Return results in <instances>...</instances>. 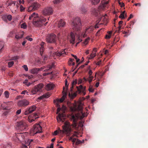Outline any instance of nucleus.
<instances>
[{
	"mask_svg": "<svg viewBox=\"0 0 148 148\" xmlns=\"http://www.w3.org/2000/svg\"><path fill=\"white\" fill-rule=\"evenodd\" d=\"M65 85L66 87V89L67 90L68 88V85H67V81L66 80V81H65Z\"/></svg>",
	"mask_w": 148,
	"mask_h": 148,
	"instance_id": "54",
	"label": "nucleus"
},
{
	"mask_svg": "<svg viewBox=\"0 0 148 148\" xmlns=\"http://www.w3.org/2000/svg\"><path fill=\"white\" fill-rule=\"evenodd\" d=\"M38 118V117L37 114H35L30 115L28 118V121L29 122L31 123L34 121L36 119Z\"/></svg>",
	"mask_w": 148,
	"mask_h": 148,
	"instance_id": "13",
	"label": "nucleus"
},
{
	"mask_svg": "<svg viewBox=\"0 0 148 148\" xmlns=\"http://www.w3.org/2000/svg\"><path fill=\"white\" fill-rule=\"evenodd\" d=\"M14 64L13 61H10L8 62V66L9 67H11Z\"/></svg>",
	"mask_w": 148,
	"mask_h": 148,
	"instance_id": "33",
	"label": "nucleus"
},
{
	"mask_svg": "<svg viewBox=\"0 0 148 148\" xmlns=\"http://www.w3.org/2000/svg\"><path fill=\"white\" fill-rule=\"evenodd\" d=\"M62 1V0H55L53 1V2L54 4H56L60 3Z\"/></svg>",
	"mask_w": 148,
	"mask_h": 148,
	"instance_id": "44",
	"label": "nucleus"
},
{
	"mask_svg": "<svg viewBox=\"0 0 148 148\" xmlns=\"http://www.w3.org/2000/svg\"><path fill=\"white\" fill-rule=\"evenodd\" d=\"M86 116V114L85 113H83L82 112V116H81V119L83 118L84 117H85Z\"/></svg>",
	"mask_w": 148,
	"mask_h": 148,
	"instance_id": "62",
	"label": "nucleus"
},
{
	"mask_svg": "<svg viewBox=\"0 0 148 148\" xmlns=\"http://www.w3.org/2000/svg\"><path fill=\"white\" fill-rule=\"evenodd\" d=\"M90 39V38L89 37L88 38H87L85 40V41L84 42V44L85 45H86L87 44Z\"/></svg>",
	"mask_w": 148,
	"mask_h": 148,
	"instance_id": "45",
	"label": "nucleus"
},
{
	"mask_svg": "<svg viewBox=\"0 0 148 148\" xmlns=\"http://www.w3.org/2000/svg\"><path fill=\"white\" fill-rule=\"evenodd\" d=\"M71 39L70 40V42L73 45L75 43V38L74 34L73 33H71Z\"/></svg>",
	"mask_w": 148,
	"mask_h": 148,
	"instance_id": "23",
	"label": "nucleus"
},
{
	"mask_svg": "<svg viewBox=\"0 0 148 148\" xmlns=\"http://www.w3.org/2000/svg\"><path fill=\"white\" fill-rule=\"evenodd\" d=\"M105 16H107L106 14L104 16H103L101 19V20H103L105 22L107 21V18H106Z\"/></svg>",
	"mask_w": 148,
	"mask_h": 148,
	"instance_id": "36",
	"label": "nucleus"
},
{
	"mask_svg": "<svg viewBox=\"0 0 148 148\" xmlns=\"http://www.w3.org/2000/svg\"><path fill=\"white\" fill-rule=\"evenodd\" d=\"M96 56V54L95 53H92L90 55V57L89 58V59H90L93 58L94 57Z\"/></svg>",
	"mask_w": 148,
	"mask_h": 148,
	"instance_id": "40",
	"label": "nucleus"
},
{
	"mask_svg": "<svg viewBox=\"0 0 148 148\" xmlns=\"http://www.w3.org/2000/svg\"><path fill=\"white\" fill-rule=\"evenodd\" d=\"M72 25L74 31L77 32V34H79L82 28V25L79 18L78 17L75 18L72 22ZM80 35L79 34V35Z\"/></svg>",
	"mask_w": 148,
	"mask_h": 148,
	"instance_id": "2",
	"label": "nucleus"
},
{
	"mask_svg": "<svg viewBox=\"0 0 148 148\" xmlns=\"http://www.w3.org/2000/svg\"><path fill=\"white\" fill-rule=\"evenodd\" d=\"M72 119L74 122H75L77 121V119L76 117L74 115H73L72 116Z\"/></svg>",
	"mask_w": 148,
	"mask_h": 148,
	"instance_id": "46",
	"label": "nucleus"
},
{
	"mask_svg": "<svg viewBox=\"0 0 148 148\" xmlns=\"http://www.w3.org/2000/svg\"><path fill=\"white\" fill-rule=\"evenodd\" d=\"M65 88L64 87H63V91H62L63 95L61 98L60 99H57L56 100H54V103H56L57 106H58L59 105V102H62L64 100L65 98L66 97L67 95L66 91L67 90H66L65 91Z\"/></svg>",
	"mask_w": 148,
	"mask_h": 148,
	"instance_id": "8",
	"label": "nucleus"
},
{
	"mask_svg": "<svg viewBox=\"0 0 148 148\" xmlns=\"http://www.w3.org/2000/svg\"><path fill=\"white\" fill-rule=\"evenodd\" d=\"M92 71L91 70H90L89 72H88V74L89 75V76H90V75H91L92 74Z\"/></svg>",
	"mask_w": 148,
	"mask_h": 148,
	"instance_id": "63",
	"label": "nucleus"
},
{
	"mask_svg": "<svg viewBox=\"0 0 148 148\" xmlns=\"http://www.w3.org/2000/svg\"><path fill=\"white\" fill-rule=\"evenodd\" d=\"M46 40L48 43H55L56 41V36L53 34H51L47 37Z\"/></svg>",
	"mask_w": 148,
	"mask_h": 148,
	"instance_id": "9",
	"label": "nucleus"
},
{
	"mask_svg": "<svg viewBox=\"0 0 148 148\" xmlns=\"http://www.w3.org/2000/svg\"><path fill=\"white\" fill-rule=\"evenodd\" d=\"M27 91L26 90H24L22 91V92H21V94L22 95H25L26 93H27Z\"/></svg>",
	"mask_w": 148,
	"mask_h": 148,
	"instance_id": "56",
	"label": "nucleus"
},
{
	"mask_svg": "<svg viewBox=\"0 0 148 148\" xmlns=\"http://www.w3.org/2000/svg\"><path fill=\"white\" fill-rule=\"evenodd\" d=\"M28 82V81L27 79L25 80L23 82V83L24 84H25L26 85V84H27Z\"/></svg>",
	"mask_w": 148,
	"mask_h": 148,
	"instance_id": "64",
	"label": "nucleus"
},
{
	"mask_svg": "<svg viewBox=\"0 0 148 148\" xmlns=\"http://www.w3.org/2000/svg\"><path fill=\"white\" fill-rule=\"evenodd\" d=\"M54 86L52 84H47L45 86V89L48 90H52Z\"/></svg>",
	"mask_w": 148,
	"mask_h": 148,
	"instance_id": "20",
	"label": "nucleus"
},
{
	"mask_svg": "<svg viewBox=\"0 0 148 148\" xmlns=\"http://www.w3.org/2000/svg\"><path fill=\"white\" fill-rule=\"evenodd\" d=\"M22 67L26 71H28V69L26 65H24L22 66Z\"/></svg>",
	"mask_w": 148,
	"mask_h": 148,
	"instance_id": "47",
	"label": "nucleus"
},
{
	"mask_svg": "<svg viewBox=\"0 0 148 148\" xmlns=\"http://www.w3.org/2000/svg\"><path fill=\"white\" fill-rule=\"evenodd\" d=\"M76 88L77 89V92H78L79 94L81 92H84L85 89V87L83 88L82 85H80L79 87L77 86Z\"/></svg>",
	"mask_w": 148,
	"mask_h": 148,
	"instance_id": "19",
	"label": "nucleus"
},
{
	"mask_svg": "<svg viewBox=\"0 0 148 148\" xmlns=\"http://www.w3.org/2000/svg\"><path fill=\"white\" fill-rule=\"evenodd\" d=\"M108 34H107L105 38L106 39H109L111 37V35L112 34V31H109L108 32Z\"/></svg>",
	"mask_w": 148,
	"mask_h": 148,
	"instance_id": "29",
	"label": "nucleus"
},
{
	"mask_svg": "<svg viewBox=\"0 0 148 148\" xmlns=\"http://www.w3.org/2000/svg\"><path fill=\"white\" fill-rule=\"evenodd\" d=\"M102 5L101 6H100L99 7V9L101 8L102 9H104L105 7V5L107 4L108 2V1H103L102 2Z\"/></svg>",
	"mask_w": 148,
	"mask_h": 148,
	"instance_id": "25",
	"label": "nucleus"
},
{
	"mask_svg": "<svg viewBox=\"0 0 148 148\" xmlns=\"http://www.w3.org/2000/svg\"><path fill=\"white\" fill-rule=\"evenodd\" d=\"M21 28L25 29L27 27V25L25 23H24L21 25Z\"/></svg>",
	"mask_w": 148,
	"mask_h": 148,
	"instance_id": "31",
	"label": "nucleus"
},
{
	"mask_svg": "<svg viewBox=\"0 0 148 148\" xmlns=\"http://www.w3.org/2000/svg\"><path fill=\"white\" fill-rule=\"evenodd\" d=\"M77 139L76 138H74V139L72 141L73 142V145L74 143H76V142L77 140Z\"/></svg>",
	"mask_w": 148,
	"mask_h": 148,
	"instance_id": "57",
	"label": "nucleus"
},
{
	"mask_svg": "<svg viewBox=\"0 0 148 148\" xmlns=\"http://www.w3.org/2000/svg\"><path fill=\"white\" fill-rule=\"evenodd\" d=\"M93 9V10L92 11L96 15V14H97L99 12L98 10L95 8H94Z\"/></svg>",
	"mask_w": 148,
	"mask_h": 148,
	"instance_id": "42",
	"label": "nucleus"
},
{
	"mask_svg": "<svg viewBox=\"0 0 148 148\" xmlns=\"http://www.w3.org/2000/svg\"><path fill=\"white\" fill-rule=\"evenodd\" d=\"M125 12V11H124L120 14V15L119 16L120 18H121L122 19H124L125 18L124 15Z\"/></svg>",
	"mask_w": 148,
	"mask_h": 148,
	"instance_id": "35",
	"label": "nucleus"
},
{
	"mask_svg": "<svg viewBox=\"0 0 148 148\" xmlns=\"http://www.w3.org/2000/svg\"><path fill=\"white\" fill-rule=\"evenodd\" d=\"M36 107L35 106H33L30 107L29 108H27V110L25 112V114L27 115L31 113L34 111L36 109Z\"/></svg>",
	"mask_w": 148,
	"mask_h": 148,
	"instance_id": "14",
	"label": "nucleus"
},
{
	"mask_svg": "<svg viewBox=\"0 0 148 148\" xmlns=\"http://www.w3.org/2000/svg\"><path fill=\"white\" fill-rule=\"evenodd\" d=\"M65 25V23L63 20L61 19L58 22V27L60 28V27H63Z\"/></svg>",
	"mask_w": 148,
	"mask_h": 148,
	"instance_id": "21",
	"label": "nucleus"
},
{
	"mask_svg": "<svg viewBox=\"0 0 148 148\" xmlns=\"http://www.w3.org/2000/svg\"><path fill=\"white\" fill-rule=\"evenodd\" d=\"M76 92H75L71 94V97L72 99H73L77 96Z\"/></svg>",
	"mask_w": 148,
	"mask_h": 148,
	"instance_id": "50",
	"label": "nucleus"
},
{
	"mask_svg": "<svg viewBox=\"0 0 148 148\" xmlns=\"http://www.w3.org/2000/svg\"><path fill=\"white\" fill-rule=\"evenodd\" d=\"M9 93L7 91H5L4 92V95L5 98H8L9 97Z\"/></svg>",
	"mask_w": 148,
	"mask_h": 148,
	"instance_id": "32",
	"label": "nucleus"
},
{
	"mask_svg": "<svg viewBox=\"0 0 148 148\" xmlns=\"http://www.w3.org/2000/svg\"><path fill=\"white\" fill-rule=\"evenodd\" d=\"M81 11H82V13L84 14L86 12L87 10L84 8L83 7L81 8Z\"/></svg>",
	"mask_w": 148,
	"mask_h": 148,
	"instance_id": "43",
	"label": "nucleus"
},
{
	"mask_svg": "<svg viewBox=\"0 0 148 148\" xmlns=\"http://www.w3.org/2000/svg\"><path fill=\"white\" fill-rule=\"evenodd\" d=\"M94 29V27L93 26H90L88 28H87L86 29V31L85 33H82V34L81 36H82L83 38H84L86 36V34L88 33H90L92 31H93Z\"/></svg>",
	"mask_w": 148,
	"mask_h": 148,
	"instance_id": "12",
	"label": "nucleus"
},
{
	"mask_svg": "<svg viewBox=\"0 0 148 148\" xmlns=\"http://www.w3.org/2000/svg\"><path fill=\"white\" fill-rule=\"evenodd\" d=\"M26 39H27L28 40H29L30 41H32V40H33V39L32 38H30L29 37V36H27L26 38Z\"/></svg>",
	"mask_w": 148,
	"mask_h": 148,
	"instance_id": "51",
	"label": "nucleus"
},
{
	"mask_svg": "<svg viewBox=\"0 0 148 148\" xmlns=\"http://www.w3.org/2000/svg\"><path fill=\"white\" fill-rule=\"evenodd\" d=\"M50 95L48 93H47L44 95L41 96L38 98V99L41 100L44 98H48L50 97Z\"/></svg>",
	"mask_w": 148,
	"mask_h": 148,
	"instance_id": "24",
	"label": "nucleus"
},
{
	"mask_svg": "<svg viewBox=\"0 0 148 148\" xmlns=\"http://www.w3.org/2000/svg\"><path fill=\"white\" fill-rule=\"evenodd\" d=\"M27 125L25 122L23 121H21L19 122V137H21V135H23H23L21 134L23 133H24V132H20V131H25L27 129Z\"/></svg>",
	"mask_w": 148,
	"mask_h": 148,
	"instance_id": "7",
	"label": "nucleus"
},
{
	"mask_svg": "<svg viewBox=\"0 0 148 148\" xmlns=\"http://www.w3.org/2000/svg\"><path fill=\"white\" fill-rule=\"evenodd\" d=\"M24 3V1L23 0L22 1L21 0H19V5H20V11L21 12L25 10V8H24L22 5H20L21 3L23 4Z\"/></svg>",
	"mask_w": 148,
	"mask_h": 148,
	"instance_id": "22",
	"label": "nucleus"
},
{
	"mask_svg": "<svg viewBox=\"0 0 148 148\" xmlns=\"http://www.w3.org/2000/svg\"><path fill=\"white\" fill-rule=\"evenodd\" d=\"M29 101L26 99L22 100L19 101V106L25 107L29 104Z\"/></svg>",
	"mask_w": 148,
	"mask_h": 148,
	"instance_id": "15",
	"label": "nucleus"
},
{
	"mask_svg": "<svg viewBox=\"0 0 148 148\" xmlns=\"http://www.w3.org/2000/svg\"><path fill=\"white\" fill-rule=\"evenodd\" d=\"M54 64H53H53H51V66H49L48 67V68H49L48 69L45 70L44 71L45 72L47 71L48 70H49L50 69H51L52 68L54 67Z\"/></svg>",
	"mask_w": 148,
	"mask_h": 148,
	"instance_id": "37",
	"label": "nucleus"
},
{
	"mask_svg": "<svg viewBox=\"0 0 148 148\" xmlns=\"http://www.w3.org/2000/svg\"><path fill=\"white\" fill-rule=\"evenodd\" d=\"M88 90L90 92H93V89L92 88L90 87H89Z\"/></svg>",
	"mask_w": 148,
	"mask_h": 148,
	"instance_id": "60",
	"label": "nucleus"
},
{
	"mask_svg": "<svg viewBox=\"0 0 148 148\" xmlns=\"http://www.w3.org/2000/svg\"><path fill=\"white\" fill-rule=\"evenodd\" d=\"M24 138V136L23 135H21V138H19V141L21 142V148H28L27 146L25 145L24 141L25 140Z\"/></svg>",
	"mask_w": 148,
	"mask_h": 148,
	"instance_id": "16",
	"label": "nucleus"
},
{
	"mask_svg": "<svg viewBox=\"0 0 148 148\" xmlns=\"http://www.w3.org/2000/svg\"><path fill=\"white\" fill-rule=\"evenodd\" d=\"M29 19L33 21V25L36 27H40L46 21V19L42 17H39L38 14L34 12L29 17Z\"/></svg>",
	"mask_w": 148,
	"mask_h": 148,
	"instance_id": "1",
	"label": "nucleus"
},
{
	"mask_svg": "<svg viewBox=\"0 0 148 148\" xmlns=\"http://www.w3.org/2000/svg\"><path fill=\"white\" fill-rule=\"evenodd\" d=\"M133 16L132 15V14H130V16H129V17L127 19V21H129L131 18H133Z\"/></svg>",
	"mask_w": 148,
	"mask_h": 148,
	"instance_id": "59",
	"label": "nucleus"
},
{
	"mask_svg": "<svg viewBox=\"0 0 148 148\" xmlns=\"http://www.w3.org/2000/svg\"><path fill=\"white\" fill-rule=\"evenodd\" d=\"M45 43L43 42H42L41 44V47L40 48V52L41 55L43 53L44 50V47L43 46Z\"/></svg>",
	"mask_w": 148,
	"mask_h": 148,
	"instance_id": "26",
	"label": "nucleus"
},
{
	"mask_svg": "<svg viewBox=\"0 0 148 148\" xmlns=\"http://www.w3.org/2000/svg\"><path fill=\"white\" fill-rule=\"evenodd\" d=\"M38 69L37 68H34L32 69L30 71L33 74H37L38 71Z\"/></svg>",
	"mask_w": 148,
	"mask_h": 148,
	"instance_id": "27",
	"label": "nucleus"
},
{
	"mask_svg": "<svg viewBox=\"0 0 148 148\" xmlns=\"http://www.w3.org/2000/svg\"><path fill=\"white\" fill-rule=\"evenodd\" d=\"M40 5L37 2H35L29 6L27 9L28 12L33 11L37 10L40 7Z\"/></svg>",
	"mask_w": 148,
	"mask_h": 148,
	"instance_id": "10",
	"label": "nucleus"
},
{
	"mask_svg": "<svg viewBox=\"0 0 148 148\" xmlns=\"http://www.w3.org/2000/svg\"><path fill=\"white\" fill-rule=\"evenodd\" d=\"M77 83V79L74 81H73L72 83V86L71 88V92H72L73 89V86L74 85H75Z\"/></svg>",
	"mask_w": 148,
	"mask_h": 148,
	"instance_id": "28",
	"label": "nucleus"
},
{
	"mask_svg": "<svg viewBox=\"0 0 148 148\" xmlns=\"http://www.w3.org/2000/svg\"><path fill=\"white\" fill-rule=\"evenodd\" d=\"M84 140H83L82 141L81 140H80L79 139H77L76 142V143H75V144L76 145H77L81 143H84Z\"/></svg>",
	"mask_w": 148,
	"mask_h": 148,
	"instance_id": "34",
	"label": "nucleus"
},
{
	"mask_svg": "<svg viewBox=\"0 0 148 148\" xmlns=\"http://www.w3.org/2000/svg\"><path fill=\"white\" fill-rule=\"evenodd\" d=\"M53 10L51 7H47L42 11V14L44 15H49L52 14Z\"/></svg>",
	"mask_w": 148,
	"mask_h": 148,
	"instance_id": "11",
	"label": "nucleus"
},
{
	"mask_svg": "<svg viewBox=\"0 0 148 148\" xmlns=\"http://www.w3.org/2000/svg\"><path fill=\"white\" fill-rule=\"evenodd\" d=\"M64 114H59L57 117V119L58 122H60L61 121L62 122H64Z\"/></svg>",
	"mask_w": 148,
	"mask_h": 148,
	"instance_id": "17",
	"label": "nucleus"
},
{
	"mask_svg": "<svg viewBox=\"0 0 148 148\" xmlns=\"http://www.w3.org/2000/svg\"><path fill=\"white\" fill-rule=\"evenodd\" d=\"M33 140L32 139L29 140L27 141V143H25V144H26V145H29L31 144L33 142Z\"/></svg>",
	"mask_w": 148,
	"mask_h": 148,
	"instance_id": "41",
	"label": "nucleus"
},
{
	"mask_svg": "<svg viewBox=\"0 0 148 148\" xmlns=\"http://www.w3.org/2000/svg\"><path fill=\"white\" fill-rule=\"evenodd\" d=\"M7 19L9 21H10L12 19V16L10 15H9L7 16Z\"/></svg>",
	"mask_w": 148,
	"mask_h": 148,
	"instance_id": "48",
	"label": "nucleus"
},
{
	"mask_svg": "<svg viewBox=\"0 0 148 148\" xmlns=\"http://www.w3.org/2000/svg\"><path fill=\"white\" fill-rule=\"evenodd\" d=\"M44 86V85L42 83H40L38 85L35 86L32 89L31 91L32 94H36L38 92H41L42 89Z\"/></svg>",
	"mask_w": 148,
	"mask_h": 148,
	"instance_id": "6",
	"label": "nucleus"
},
{
	"mask_svg": "<svg viewBox=\"0 0 148 148\" xmlns=\"http://www.w3.org/2000/svg\"><path fill=\"white\" fill-rule=\"evenodd\" d=\"M93 78L94 77L92 75L89 76L87 79H88V81L90 83L92 81Z\"/></svg>",
	"mask_w": 148,
	"mask_h": 148,
	"instance_id": "30",
	"label": "nucleus"
},
{
	"mask_svg": "<svg viewBox=\"0 0 148 148\" xmlns=\"http://www.w3.org/2000/svg\"><path fill=\"white\" fill-rule=\"evenodd\" d=\"M58 107L57 109V114L58 113L60 110L61 108H60V106L59 105L58 106H57Z\"/></svg>",
	"mask_w": 148,
	"mask_h": 148,
	"instance_id": "53",
	"label": "nucleus"
},
{
	"mask_svg": "<svg viewBox=\"0 0 148 148\" xmlns=\"http://www.w3.org/2000/svg\"><path fill=\"white\" fill-rule=\"evenodd\" d=\"M4 47V45L3 42H0V52L1 51V49Z\"/></svg>",
	"mask_w": 148,
	"mask_h": 148,
	"instance_id": "39",
	"label": "nucleus"
},
{
	"mask_svg": "<svg viewBox=\"0 0 148 148\" xmlns=\"http://www.w3.org/2000/svg\"><path fill=\"white\" fill-rule=\"evenodd\" d=\"M42 127L39 124H36L33 126L31 130L30 133L31 135H34L37 133L41 132Z\"/></svg>",
	"mask_w": 148,
	"mask_h": 148,
	"instance_id": "5",
	"label": "nucleus"
},
{
	"mask_svg": "<svg viewBox=\"0 0 148 148\" xmlns=\"http://www.w3.org/2000/svg\"><path fill=\"white\" fill-rule=\"evenodd\" d=\"M97 51V49L95 48L93 49L92 52L93 53H95V54H96V53Z\"/></svg>",
	"mask_w": 148,
	"mask_h": 148,
	"instance_id": "58",
	"label": "nucleus"
},
{
	"mask_svg": "<svg viewBox=\"0 0 148 148\" xmlns=\"http://www.w3.org/2000/svg\"><path fill=\"white\" fill-rule=\"evenodd\" d=\"M58 132L57 130L55 131L53 133V135H56L58 133Z\"/></svg>",
	"mask_w": 148,
	"mask_h": 148,
	"instance_id": "61",
	"label": "nucleus"
},
{
	"mask_svg": "<svg viewBox=\"0 0 148 148\" xmlns=\"http://www.w3.org/2000/svg\"><path fill=\"white\" fill-rule=\"evenodd\" d=\"M63 130H59L58 133L63 134L64 133L68 134L71 131V127L70 123L68 122H65L64 123V125L62 126Z\"/></svg>",
	"mask_w": 148,
	"mask_h": 148,
	"instance_id": "3",
	"label": "nucleus"
},
{
	"mask_svg": "<svg viewBox=\"0 0 148 148\" xmlns=\"http://www.w3.org/2000/svg\"><path fill=\"white\" fill-rule=\"evenodd\" d=\"M63 130H59L58 133L63 134L64 133L68 134L71 131V127L70 123L68 122H65L64 123V125L62 126Z\"/></svg>",
	"mask_w": 148,
	"mask_h": 148,
	"instance_id": "4",
	"label": "nucleus"
},
{
	"mask_svg": "<svg viewBox=\"0 0 148 148\" xmlns=\"http://www.w3.org/2000/svg\"><path fill=\"white\" fill-rule=\"evenodd\" d=\"M18 119V116H15L14 119L16 121H17V125H18V121L17 120V119Z\"/></svg>",
	"mask_w": 148,
	"mask_h": 148,
	"instance_id": "52",
	"label": "nucleus"
},
{
	"mask_svg": "<svg viewBox=\"0 0 148 148\" xmlns=\"http://www.w3.org/2000/svg\"><path fill=\"white\" fill-rule=\"evenodd\" d=\"M65 50L60 52H55L53 53L54 56H64L66 54V52L64 51Z\"/></svg>",
	"mask_w": 148,
	"mask_h": 148,
	"instance_id": "18",
	"label": "nucleus"
},
{
	"mask_svg": "<svg viewBox=\"0 0 148 148\" xmlns=\"http://www.w3.org/2000/svg\"><path fill=\"white\" fill-rule=\"evenodd\" d=\"M16 7H17V8L16 9H14L13 10H12V12L13 13H16L18 12V6L17 5H16Z\"/></svg>",
	"mask_w": 148,
	"mask_h": 148,
	"instance_id": "38",
	"label": "nucleus"
},
{
	"mask_svg": "<svg viewBox=\"0 0 148 148\" xmlns=\"http://www.w3.org/2000/svg\"><path fill=\"white\" fill-rule=\"evenodd\" d=\"M119 3L121 7L124 6V4L123 3H121L119 1Z\"/></svg>",
	"mask_w": 148,
	"mask_h": 148,
	"instance_id": "55",
	"label": "nucleus"
},
{
	"mask_svg": "<svg viewBox=\"0 0 148 148\" xmlns=\"http://www.w3.org/2000/svg\"><path fill=\"white\" fill-rule=\"evenodd\" d=\"M74 61V59H70V62H71L72 63V64H71V63H70V64H69L70 65H75V62H73Z\"/></svg>",
	"mask_w": 148,
	"mask_h": 148,
	"instance_id": "49",
	"label": "nucleus"
}]
</instances>
